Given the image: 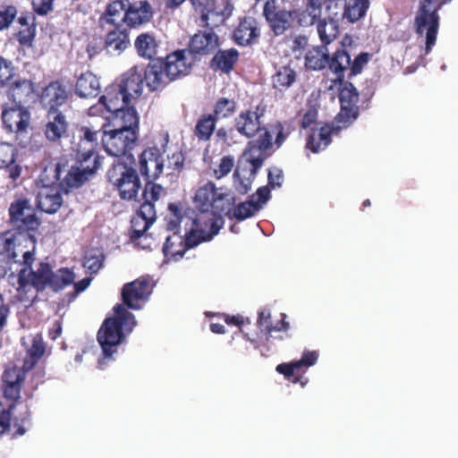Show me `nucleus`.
<instances>
[{
    "label": "nucleus",
    "instance_id": "56",
    "mask_svg": "<svg viewBox=\"0 0 458 458\" xmlns=\"http://www.w3.org/2000/svg\"><path fill=\"white\" fill-rule=\"evenodd\" d=\"M17 11L13 6H7L4 10L0 11V30L8 28L13 21Z\"/></svg>",
    "mask_w": 458,
    "mask_h": 458
},
{
    "label": "nucleus",
    "instance_id": "37",
    "mask_svg": "<svg viewBox=\"0 0 458 458\" xmlns=\"http://www.w3.org/2000/svg\"><path fill=\"white\" fill-rule=\"evenodd\" d=\"M112 119L115 125L121 126V130L138 129L139 116L134 107L128 105L112 114Z\"/></svg>",
    "mask_w": 458,
    "mask_h": 458
},
{
    "label": "nucleus",
    "instance_id": "25",
    "mask_svg": "<svg viewBox=\"0 0 458 458\" xmlns=\"http://www.w3.org/2000/svg\"><path fill=\"white\" fill-rule=\"evenodd\" d=\"M130 100L121 87L117 83H114L105 89L104 95L99 98V103L106 107L107 112L113 114L126 106Z\"/></svg>",
    "mask_w": 458,
    "mask_h": 458
},
{
    "label": "nucleus",
    "instance_id": "32",
    "mask_svg": "<svg viewBox=\"0 0 458 458\" xmlns=\"http://www.w3.org/2000/svg\"><path fill=\"white\" fill-rule=\"evenodd\" d=\"M33 95L32 84L27 80H17L10 84L7 96L13 103L20 105L28 103Z\"/></svg>",
    "mask_w": 458,
    "mask_h": 458
},
{
    "label": "nucleus",
    "instance_id": "53",
    "mask_svg": "<svg viewBox=\"0 0 458 458\" xmlns=\"http://www.w3.org/2000/svg\"><path fill=\"white\" fill-rule=\"evenodd\" d=\"M13 404H4L0 402V434L5 432L10 427L11 410Z\"/></svg>",
    "mask_w": 458,
    "mask_h": 458
},
{
    "label": "nucleus",
    "instance_id": "6",
    "mask_svg": "<svg viewBox=\"0 0 458 458\" xmlns=\"http://www.w3.org/2000/svg\"><path fill=\"white\" fill-rule=\"evenodd\" d=\"M451 0H419L420 5L415 17L416 32L425 37L426 54H428L436 44L439 28L437 11Z\"/></svg>",
    "mask_w": 458,
    "mask_h": 458
},
{
    "label": "nucleus",
    "instance_id": "36",
    "mask_svg": "<svg viewBox=\"0 0 458 458\" xmlns=\"http://www.w3.org/2000/svg\"><path fill=\"white\" fill-rule=\"evenodd\" d=\"M318 358L316 351H305L301 360L291 363H282L277 365L276 371L284 374L286 378L293 376L295 370H299L302 367H310L314 365Z\"/></svg>",
    "mask_w": 458,
    "mask_h": 458
},
{
    "label": "nucleus",
    "instance_id": "59",
    "mask_svg": "<svg viewBox=\"0 0 458 458\" xmlns=\"http://www.w3.org/2000/svg\"><path fill=\"white\" fill-rule=\"evenodd\" d=\"M183 165V156L181 152H174L172 156L167 157V168L173 171L180 170Z\"/></svg>",
    "mask_w": 458,
    "mask_h": 458
},
{
    "label": "nucleus",
    "instance_id": "41",
    "mask_svg": "<svg viewBox=\"0 0 458 458\" xmlns=\"http://www.w3.org/2000/svg\"><path fill=\"white\" fill-rule=\"evenodd\" d=\"M296 79L295 72L288 67H280L272 77L273 87L280 91L288 89Z\"/></svg>",
    "mask_w": 458,
    "mask_h": 458
},
{
    "label": "nucleus",
    "instance_id": "8",
    "mask_svg": "<svg viewBox=\"0 0 458 458\" xmlns=\"http://www.w3.org/2000/svg\"><path fill=\"white\" fill-rule=\"evenodd\" d=\"M134 163L117 161L107 172L108 182L118 191L123 199L131 200L137 197L141 183Z\"/></svg>",
    "mask_w": 458,
    "mask_h": 458
},
{
    "label": "nucleus",
    "instance_id": "63",
    "mask_svg": "<svg viewBox=\"0 0 458 458\" xmlns=\"http://www.w3.org/2000/svg\"><path fill=\"white\" fill-rule=\"evenodd\" d=\"M9 313L8 307L4 304V298L0 293V331L3 329L6 322V318Z\"/></svg>",
    "mask_w": 458,
    "mask_h": 458
},
{
    "label": "nucleus",
    "instance_id": "34",
    "mask_svg": "<svg viewBox=\"0 0 458 458\" xmlns=\"http://www.w3.org/2000/svg\"><path fill=\"white\" fill-rule=\"evenodd\" d=\"M45 134L51 141L58 140L66 131L67 123L63 114L57 111H49L47 115Z\"/></svg>",
    "mask_w": 458,
    "mask_h": 458
},
{
    "label": "nucleus",
    "instance_id": "27",
    "mask_svg": "<svg viewBox=\"0 0 458 458\" xmlns=\"http://www.w3.org/2000/svg\"><path fill=\"white\" fill-rule=\"evenodd\" d=\"M218 47V38L211 30H205L195 34L190 43L189 52L193 55H208Z\"/></svg>",
    "mask_w": 458,
    "mask_h": 458
},
{
    "label": "nucleus",
    "instance_id": "10",
    "mask_svg": "<svg viewBox=\"0 0 458 458\" xmlns=\"http://www.w3.org/2000/svg\"><path fill=\"white\" fill-rule=\"evenodd\" d=\"M98 131L90 128H81L72 143V148L76 153V159L84 169H98V156L95 151L98 146Z\"/></svg>",
    "mask_w": 458,
    "mask_h": 458
},
{
    "label": "nucleus",
    "instance_id": "38",
    "mask_svg": "<svg viewBox=\"0 0 458 458\" xmlns=\"http://www.w3.org/2000/svg\"><path fill=\"white\" fill-rule=\"evenodd\" d=\"M128 34L125 30L116 28L106 35V48L112 55H120L129 45Z\"/></svg>",
    "mask_w": 458,
    "mask_h": 458
},
{
    "label": "nucleus",
    "instance_id": "60",
    "mask_svg": "<svg viewBox=\"0 0 458 458\" xmlns=\"http://www.w3.org/2000/svg\"><path fill=\"white\" fill-rule=\"evenodd\" d=\"M268 183L273 187H280L283 183V171L273 167L268 172Z\"/></svg>",
    "mask_w": 458,
    "mask_h": 458
},
{
    "label": "nucleus",
    "instance_id": "29",
    "mask_svg": "<svg viewBox=\"0 0 458 458\" xmlns=\"http://www.w3.org/2000/svg\"><path fill=\"white\" fill-rule=\"evenodd\" d=\"M66 99V90L57 81L51 82L47 86L41 95V102L46 107L49 108V111H56L55 107L64 104Z\"/></svg>",
    "mask_w": 458,
    "mask_h": 458
},
{
    "label": "nucleus",
    "instance_id": "28",
    "mask_svg": "<svg viewBox=\"0 0 458 458\" xmlns=\"http://www.w3.org/2000/svg\"><path fill=\"white\" fill-rule=\"evenodd\" d=\"M22 344L26 347L28 355L24 360L23 368L26 370H30L44 354L45 344L38 334L23 337Z\"/></svg>",
    "mask_w": 458,
    "mask_h": 458
},
{
    "label": "nucleus",
    "instance_id": "61",
    "mask_svg": "<svg viewBox=\"0 0 458 458\" xmlns=\"http://www.w3.org/2000/svg\"><path fill=\"white\" fill-rule=\"evenodd\" d=\"M272 133L276 134V144L279 148L288 137V131H286L281 123H276L272 130Z\"/></svg>",
    "mask_w": 458,
    "mask_h": 458
},
{
    "label": "nucleus",
    "instance_id": "17",
    "mask_svg": "<svg viewBox=\"0 0 458 458\" xmlns=\"http://www.w3.org/2000/svg\"><path fill=\"white\" fill-rule=\"evenodd\" d=\"M2 120L7 132L22 134L30 125V114L24 106L13 105L3 110Z\"/></svg>",
    "mask_w": 458,
    "mask_h": 458
},
{
    "label": "nucleus",
    "instance_id": "54",
    "mask_svg": "<svg viewBox=\"0 0 458 458\" xmlns=\"http://www.w3.org/2000/svg\"><path fill=\"white\" fill-rule=\"evenodd\" d=\"M136 215L142 216L144 220L152 225L156 220V209L154 203L144 200Z\"/></svg>",
    "mask_w": 458,
    "mask_h": 458
},
{
    "label": "nucleus",
    "instance_id": "21",
    "mask_svg": "<svg viewBox=\"0 0 458 458\" xmlns=\"http://www.w3.org/2000/svg\"><path fill=\"white\" fill-rule=\"evenodd\" d=\"M18 235H21L24 241L15 242V249L13 250L15 254H12L10 259H13L15 263H22V268L34 269L32 263L34 261L35 241L28 233L19 232Z\"/></svg>",
    "mask_w": 458,
    "mask_h": 458
},
{
    "label": "nucleus",
    "instance_id": "3",
    "mask_svg": "<svg viewBox=\"0 0 458 458\" xmlns=\"http://www.w3.org/2000/svg\"><path fill=\"white\" fill-rule=\"evenodd\" d=\"M339 100L341 111L335 117L332 128L326 125L320 129H311V133L309 135L307 141V148L314 153L325 149L330 144V135L332 132H337L348 127L358 117L359 108L357 103L359 94L352 83L344 82L339 92Z\"/></svg>",
    "mask_w": 458,
    "mask_h": 458
},
{
    "label": "nucleus",
    "instance_id": "45",
    "mask_svg": "<svg viewBox=\"0 0 458 458\" xmlns=\"http://www.w3.org/2000/svg\"><path fill=\"white\" fill-rule=\"evenodd\" d=\"M19 232H4L0 233V253L6 255L8 259L11 258L12 254H15L13 250L15 249L16 241H24L21 235H18Z\"/></svg>",
    "mask_w": 458,
    "mask_h": 458
},
{
    "label": "nucleus",
    "instance_id": "35",
    "mask_svg": "<svg viewBox=\"0 0 458 458\" xmlns=\"http://www.w3.org/2000/svg\"><path fill=\"white\" fill-rule=\"evenodd\" d=\"M149 5L147 2H138L129 4L128 9L125 11L123 20L129 26H136L146 22L150 18Z\"/></svg>",
    "mask_w": 458,
    "mask_h": 458
},
{
    "label": "nucleus",
    "instance_id": "7",
    "mask_svg": "<svg viewBox=\"0 0 458 458\" xmlns=\"http://www.w3.org/2000/svg\"><path fill=\"white\" fill-rule=\"evenodd\" d=\"M328 65L335 74L333 81H342L344 72L350 65V55L344 49L336 50L329 59L325 47H313L305 55V66L314 71L322 70Z\"/></svg>",
    "mask_w": 458,
    "mask_h": 458
},
{
    "label": "nucleus",
    "instance_id": "39",
    "mask_svg": "<svg viewBox=\"0 0 458 458\" xmlns=\"http://www.w3.org/2000/svg\"><path fill=\"white\" fill-rule=\"evenodd\" d=\"M216 4L214 9L208 10L206 13L202 14V20L206 21L208 26L218 25L232 13V6L225 0L217 1Z\"/></svg>",
    "mask_w": 458,
    "mask_h": 458
},
{
    "label": "nucleus",
    "instance_id": "33",
    "mask_svg": "<svg viewBox=\"0 0 458 458\" xmlns=\"http://www.w3.org/2000/svg\"><path fill=\"white\" fill-rule=\"evenodd\" d=\"M162 62H153L146 69L143 68V80L150 90H157L167 83L166 73H164Z\"/></svg>",
    "mask_w": 458,
    "mask_h": 458
},
{
    "label": "nucleus",
    "instance_id": "14",
    "mask_svg": "<svg viewBox=\"0 0 458 458\" xmlns=\"http://www.w3.org/2000/svg\"><path fill=\"white\" fill-rule=\"evenodd\" d=\"M343 19V6L324 5L322 15L317 19V32L323 44L334 41L339 34V23Z\"/></svg>",
    "mask_w": 458,
    "mask_h": 458
},
{
    "label": "nucleus",
    "instance_id": "57",
    "mask_svg": "<svg viewBox=\"0 0 458 458\" xmlns=\"http://www.w3.org/2000/svg\"><path fill=\"white\" fill-rule=\"evenodd\" d=\"M369 61L368 54H360L357 57H355L352 64L350 63V65L347 68H351V75H356L360 73L363 68V66Z\"/></svg>",
    "mask_w": 458,
    "mask_h": 458
},
{
    "label": "nucleus",
    "instance_id": "26",
    "mask_svg": "<svg viewBox=\"0 0 458 458\" xmlns=\"http://www.w3.org/2000/svg\"><path fill=\"white\" fill-rule=\"evenodd\" d=\"M24 368L12 367L3 374L4 394L10 400H15L20 395L21 384L24 379Z\"/></svg>",
    "mask_w": 458,
    "mask_h": 458
},
{
    "label": "nucleus",
    "instance_id": "11",
    "mask_svg": "<svg viewBox=\"0 0 458 458\" xmlns=\"http://www.w3.org/2000/svg\"><path fill=\"white\" fill-rule=\"evenodd\" d=\"M96 170H86L76 162L75 165L68 166L65 164H57L45 168V176H51L52 179L59 182V187L65 192L72 188L81 186L89 176Z\"/></svg>",
    "mask_w": 458,
    "mask_h": 458
},
{
    "label": "nucleus",
    "instance_id": "31",
    "mask_svg": "<svg viewBox=\"0 0 458 458\" xmlns=\"http://www.w3.org/2000/svg\"><path fill=\"white\" fill-rule=\"evenodd\" d=\"M259 36V30L255 19L246 17L241 21L233 33L235 42L241 46H247Z\"/></svg>",
    "mask_w": 458,
    "mask_h": 458
},
{
    "label": "nucleus",
    "instance_id": "46",
    "mask_svg": "<svg viewBox=\"0 0 458 458\" xmlns=\"http://www.w3.org/2000/svg\"><path fill=\"white\" fill-rule=\"evenodd\" d=\"M216 127L215 119L212 115L202 116L195 127V135L201 140H208Z\"/></svg>",
    "mask_w": 458,
    "mask_h": 458
},
{
    "label": "nucleus",
    "instance_id": "47",
    "mask_svg": "<svg viewBox=\"0 0 458 458\" xmlns=\"http://www.w3.org/2000/svg\"><path fill=\"white\" fill-rule=\"evenodd\" d=\"M104 256L98 250H91L84 256L83 267L91 273H97L102 267Z\"/></svg>",
    "mask_w": 458,
    "mask_h": 458
},
{
    "label": "nucleus",
    "instance_id": "49",
    "mask_svg": "<svg viewBox=\"0 0 458 458\" xmlns=\"http://www.w3.org/2000/svg\"><path fill=\"white\" fill-rule=\"evenodd\" d=\"M163 194L164 188L161 185L148 182L145 185L142 197L144 200L154 203L157 201Z\"/></svg>",
    "mask_w": 458,
    "mask_h": 458
},
{
    "label": "nucleus",
    "instance_id": "40",
    "mask_svg": "<svg viewBox=\"0 0 458 458\" xmlns=\"http://www.w3.org/2000/svg\"><path fill=\"white\" fill-rule=\"evenodd\" d=\"M369 7V0H349L343 4V18L355 22L365 16Z\"/></svg>",
    "mask_w": 458,
    "mask_h": 458
},
{
    "label": "nucleus",
    "instance_id": "9",
    "mask_svg": "<svg viewBox=\"0 0 458 458\" xmlns=\"http://www.w3.org/2000/svg\"><path fill=\"white\" fill-rule=\"evenodd\" d=\"M137 133L134 130L114 129L105 131L102 136V143L106 152L113 157L124 158L130 163L135 159L131 150L134 148Z\"/></svg>",
    "mask_w": 458,
    "mask_h": 458
},
{
    "label": "nucleus",
    "instance_id": "20",
    "mask_svg": "<svg viewBox=\"0 0 458 458\" xmlns=\"http://www.w3.org/2000/svg\"><path fill=\"white\" fill-rule=\"evenodd\" d=\"M164 167V158L156 148L145 149L140 156V171L148 179H157Z\"/></svg>",
    "mask_w": 458,
    "mask_h": 458
},
{
    "label": "nucleus",
    "instance_id": "15",
    "mask_svg": "<svg viewBox=\"0 0 458 458\" xmlns=\"http://www.w3.org/2000/svg\"><path fill=\"white\" fill-rule=\"evenodd\" d=\"M11 221L23 230H35L39 225V220L35 215L29 199L19 198L11 203L9 208Z\"/></svg>",
    "mask_w": 458,
    "mask_h": 458
},
{
    "label": "nucleus",
    "instance_id": "64",
    "mask_svg": "<svg viewBox=\"0 0 458 458\" xmlns=\"http://www.w3.org/2000/svg\"><path fill=\"white\" fill-rule=\"evenodd\" d=\"M101 40L95 39L91 41L87 47V52L89 58H92L94 55H96L101 50Z\"/></svg>",
    "mask_w": 458,
    "mask_h": 458
},
{
    "label": "nucleus",
    "instance_id": "12",
    "mask_svg": "<svg viewBox=\"0 0 458 458\" xmlns=\"http://www.w3.org/2000/svg\"><path fill=\"white\" fill-rule=\"evenodd\" d=\"M37 202L40 210L45 213L54 214L59 210L63 204L61 188L55 184L51 176H45V170L38 182Z\"/></svg>",
    "mask_w": 458,
    "mask_h": 458
},
{
    "label": "nucleus",
    "instance_id": "13",
    "mask_svg": "<svg viewBox=\"0 0 458 458\" xmlns=\"http://www.w3.org/2000/svg\"><path fill=\"white\" fill-rule=\"evenodd\" d=\"M215 191L216 193H223L226 196L229 195L233 199L231 208L228 212H217L221 216V217H223V215L231 216L232 213V216L238 220H244L254 216L258 211H259L262 208L263 205L266 204L270 198L269 189L267 187H261L257 191L256 194L251 196L249 201L241 203L238 207L233 208L235 199L233 194L225 191L223 189H217L216 186ZM222 219L224 220V218Z\"/></svg>",
    "mask_w": 458,
    "mask_h": 458
},
{
    "label": "nucleus",
    "instance_id": "24",
    "mask_svg": "<svg viewBox=\"0 0 458 458\" xmlns=\"http://www.w3.org/2000/svg\"><path fill=\"white\" fill-rule=\"evenodd\" d=\"M261 114L259 109L246 110L241 112L234 119L235 130L246 138L253 137L257 132L262 130L259 121Z\"/></svg>",
    "mask_w": 458,
    "mask_h": 458
},
{
    "label": "nucleus",
    "instance_id": "16",
    "mask_svg": "<svg viewBox=\"0 0 458 458\" xmlns=\"http://www.w3.org/2000/svg\"><path fill=\"white\" fill-rule=\"evenodd\" d=\"M194 56L188 50H177L165 58L164 65L168 81H174L189 74Z\"/></svg>",
    "mask_w": 458,
    "mask_h": 458
},
{
    "label": "nucleus",
    "instance_id": "51",
    "mask_svg": "<svg viewBox=\"0 0 458 458\" xmlns=\"http://www.w3.org/2000/svg\"><path fill=\"white\" fill-rule=\"evenodd\" d=\"M233 167L234 158L231 156H225L220 159L217 168L214 169V176L216 179H221L226 176Z\"/></svg>",
    "mask_w": 458,
    "mask_h": 458
},
{
    "label": "nucleus",
    "instance_id": "55",
    "mask_svg": "<svg viewBox=\"0 0 458 458\" xmlns=\"http://www.w3.org/2000/svg\"><path fill=\"white\" fill-rule=\"evenodd\" d=\"M271 314L267 309H263L259 312L258 326L262 332L269 334L273 333L272 325L270 321Z\"/></svg>",
    "mask_w": 458,
    "mask_h": 458
},
{
    "label": "nucleus",
    "instance_id": "30",
    "mask_svg": "<svg viewBox=\"0 0 458 458\" xmlns=\"http://www.w3.org/2000/svg\"><path fill=\"white\" fill-rule=\"evenodd\" d=\"M100 91V82L91 72H82L77 79L75 92L80 98H95Z\"/></svg>",
    "mask_w": 458,
    "mask_h": 458
},
{
    "label": "nucleus",
    "instance_id": "50",
    "mask_svg": "<svg viewBox=\"0 0 458 458\" xmlns=\"http://www.w3.org/2000/svg\"><path fill=\"white\" fill-rule=\"evenodd\" d=\"M150 225L142 216L135 215L131 219V239L142 237Z\"/></svg>",
    "mask_w": 458,
    "mask_h": 458
},
{
    "label": "nucleus",
    "instance_id": "4",
    "mask_svg": "<svg viewBox=\"0 0 458 458\" xmlns=\"http://www.w3.org/2000/svg\"><path fill=\"white\" fill-rule=\"evenodd\" d=\"M114 312V318H106L98 333V342L103 352V358L98 361L100 369L112 359L123 338L126 334H130L136 325L134 316L123 305H116Z\"/></svg>",
    "mask_w": 458,
    "mask_h": 458
},
{
    "label": "nucleus",
    "instance_id": "2",
    "mask_svg": "<svg viewBox=\"0 0 458 458\" xmlns=\"http://www.w3.org/2000/svg\"><path fill=\"white\" fill-rule=\"evenodd\" d=\"M74 274L66 268L53 273L46 263H38L36 269L21 268L17 274L8 276V283L15 288L17 300L25 307L36 299L38 291L47 285L54 291H59L74 281Z\"/></svg>",
    "mask_w": 458,
    "mask_h": 458
},
{
    "label": "nucleus",
    "instance_id": "18",
    "mask_svg": "<svg viewBox=\"0 0 458 458\" xmlns=\"http://www.w3.org/2000/svg\"><path fill=\"white\" fill-rule=\"evenodd\" d=\"M152 292V285L147 279H138L126 284L122 291L123 302L132 310H140Z\"/></svg>",
    "mask_w": 458,
    "mask_h": 458
},
{
    "label": "nucleus",
    "instance_id": "58",
    "mask_svg": "<svg viewBox=\"0 0 458 458\" xmlns=\"http://www.w3.org/2000/svg\"><path fill=\"white\" fill-rule=\"evenodd\" d=\"M54 0H32L35 12L39 15H45L53 9Z\"/></svg>",
    "mask_w": 458,
    "mask_h": 458
},
{
    "label": "nucleus",
    "instance_id": "52",
    "mask_svg": "<svg viewBox=\"0 0 458 458\" xmlns=\"http://www.w3.org/2000/svg\"><path fill=\"white\" fill-rule=\"evenodd\" d=\"M13 77V68L11 62L0 57V86H5Z\"/></svg>",
    "mask_w": 458,
    "mask_h": 458
},
{
    "label": "nucleus",
    "instance_id": "23",
    "mask_svg": "<svg viewBox=\"0 0 458 458\" xmlns=\"http://www.w3.org/2000/svg\"><path fill=\"white\" fill-rule=\"evenodd\" d=\"M130 99L138 98L143 89V66H134L123 74L117 83Z\"/></svg>",
    "mask_w": 458,
    "mask_h": 458
},
{
    "label": "nucleus",
    "instance_id": "42",
    "mask_svg": "<svg viewBox=\"0 0 458 458\" xmlns=\"http://www.w3.org/2000/svg\"><path fill=\"white\" fill-rule=\"evenodd\" d=\"M135 47L139 55L145 58H152L157 52L155 38L149 34H141L135 40Z\"/></svg>",
    "mask_w": 458,
    "mask_h": 458
},
{
    "label": "nucleus",
    "instance_id": "48",
    "mask_svg": "<svg viewBox=\"0 0 458 458\" xmlns=\"http://www.w3.org/2000/svg\"><path fill=\"white\" fill-rule=\"evenodd\" d=\"M236 109V103L233 99L220 98L215 108V113L217 117L225 118L234 113Z\"/></svg>",
    "mask_w": 458,
    "mask_h": 458
},
{
    "label": "nucleus",
    "instance_id": "22",
    "mask_svg": "<svg viewBox=\"0 0 458 458\" xmlns=\"http://www.w3.org/2000/svg\"><path fill=\"white\" fill-rule=\"evenodd\" d=\"M0 170L12 182L21 176L22 168L15 161V148L12 144L0 143Z\"/></svg>",
    "mask_w": 458,
    "mask_h": 458
},
{
    "label": "nucleus",
    "instance_id": "19",
    "mask_svg": "<svg viewBox=\"0 0 458 458\" xmlns=\"http://www.w3.org/2000/svg\"><path fill=\"white\" fill-rule=\"evenodd\" d=\"M264 15L276 35H282L290 28L293 20L291 12L276 9L275 0L267 1L264 6Z\"/></svg>",
    "mask_w": 458,
    "mask_h": 458
},
{
    "label": "nucleus",
    "instance_id": "44",
    "mask_svg": "<svg viewBox=\"0 0 458 458\" xmlns=\"http://www.w3.org/2000/svg\"><path fill=\"white\" fill-rule=\"evenodd\" d=\"M129 4L128 0H114L107 6L106 13V21L113 24H119L123 20L125 8Z\"/></svg>",
    "mask_w": 458,
    "mask_h": 458
},
{
    "label": "nucleus",
    "instance_id": "43",
    "mask_svg": "<svg viewBox=\"0 0 458 458\" xmlns=\"http://www.w3.org/2000/svg\"><path fill=\"white\" fill-rule=\"evenodd\" d=\"M238 58V52L234 49L219 51L213 58V64L225 72H229Z\"/></svg>",
    "mask_w": 458,
    "mask_h": 458
},
{
    "label": "nucleus",
    "instance_id": "62",
    "mask_svg": "<svg viewBox=\"0 0 458 458\" xmlns=\"http://www.w3.org/2000/svg\"><path fill=\"white\" fill-rule=\"evenodd\" d=\"M316 119H317L316 110L310 109L309 111H307L305 113V114L302 117L301 127L303 129L310 128L316 122Z\"/></svg>",
    "mask_w": 458,
    "mask_h": 458
},
{
    "label": "nucleus",
    "instance_id": "1",
    "mask_svg": "<svg viewBox=\"0 0 458 458\" xmlns=\"http://www.w3.org/2000/svg\"><path fill=\"white\" fill-rule=\"evenodd\" d=\"M232 202L231 196L216 193L215 183L207 182L198 188L194 196V205L199 211L195 217L191 216L192 211L190 208L171 203L168 207L167 229L173 234L166 237L163 247L165 259L178 260L186 249L210 241L224 225L217 212H228Z\"/></svg>",
    "mask_w": 458,
    "mask_h": 458
},
{
    "label": "nucleus",
    "instance_id": "5",
    "mask_svg": "<svg viewBox=\"0 0 458 458\" xmlns=\"http://www.w3.org/2000/svg\"><path fill=\"white\" fill-rule=\"evenodd\" d=\"M271 145L272 131H267L260 136L258 144H249L233 174V186L236 191L245 194L250 190L255 174L263 164V152Z\"/></svg>",
    "mask_w": 458,
    "mask_h": 458
}]
</instances>
